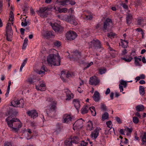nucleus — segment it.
Wrapping results in <instances>:
<instances>
[{
	"label": "nucleus",
	"instance_id": "nucleus-46",
	"mask_svg": "<svg viewBox=\"0 0 146 146\" xmlns=\"http://www.w3.org/2000/svg\"><path fill=\"white\" fill-rule=\"evenodd\" d=\"M121 85H123L125 88H126L127 86V84L126 82L124 81L121 80L120 82V84Z\"/></svg>",
	"mask_w": 146,
	"mask_h": 146
},
{
	"label": "nucleus",
	"instance_id": "nucleus-9",
	"mask_svg": "<svg viewBox=\"0 0 146 146\" xmlns=\"http://www.w3.org/2000/svg\"><path fill=\"white\" fill-rule=\"evenodd\" d=\"M89 82L90 84L96 86L99 85L100 80L97 77L94 76L90 78Z\"/></svg>",
	"mask_w": 146,
	"mask_h": 146
},
{
	"label": "nucleus",
	"instance_id": "nucleus-61",
	"mask_svg": "<svg viewBox=\"0 0 146 146\" xmlns=\"http://www.w3.org/2000/svg\"><path fill=\"white\" fill-rule=\"evenodd\" d=\"M119 88L120 90V91L121 92H122L123 90V87L121 85V84L119 85Z\"/></svg>",
	"mask_w": 146,
	"mask_h": 146
},
{
	"label": "nucleus",
	"instance_id": "nucleus-29",
	"mask_svg": "<svg viewBox=\"0 0 146 146\" xmlns=\"http://www.w3.org/2000/svg\"><path fill=\"white\" fill-rule=\"evenodd\" d=\"M65 72L62 71L61 72V75L60 77L61 78H62L63 77L66 76V77L69 78L71 77V74L69 72H68L66 74H65Z\"/></svg>",
	"mask_w": 146,
	"mask_h": 146
},
{
	"label": "nucleus",
	"instance_id": "nucleus-51",
	"mask_svg": "<svg viewBox=\"0 0 146 146\" xmlns=\"http://www.w3.org/2000/svg\"><path fill=\"white\" fill-rule=\"evenodd\" d=\"M27 22L26 21V19H25L22 22L21 25L25 27L27 26Z\"/></svg>",
	"mask_w": 146,
	"mask_h": 146
},
{
	"label": "nucleus",
	"instance_id": "nucleus-17",
	"mask_svg": "<svg viewBox=\"0 0 146 146\" xmlns=\"http://www.w3.org/2000/svg\"><path fill=\"white\" fill-rule=\"evenodd\" d=\"M54 9L56 11H58L60 13H66L68 11V9L66 8H61L60 7H58L56 8V7H54Z\"/></svg>",
	"mask_w": 146,
	"mask_h": 146
},
{
	"label": "nucleus",
	"instance_id": "nucleus-14",
	"mask_svg": "<svg viewBox=\"0 0 146 146\" xmlns=\"http://www.w3.org/2000/svg\"><path fill=\"white\" fill-rule=\"evenodd\" d=\"M64 91L66 94V100H70L73 98V95L71 92L67 89H64Z\"/></svg>",
	"mask_w": 146,
	"mask_h": 146
},
{
	"label": "nucleus",
	"instance_id": "nucleus-64",
	"mask_svg": "<svg viewBox=\"0 0 146 146\" xmlns=\"http://www.w3.org/2000/svg\"><path fill=\"white\" fill-rule=\"evenodd\" d=\"M135 116L138 117L139 118H141V116L140 115L139 113L138 112H136L135 113Z\"/></svg>",
	"mask_w": 146,
	"mask_h": 146
},
{
	"label": "nucleus",
	"instance_id": "nucleus-30",
	"mask_svg": "<svg viewBox=\"0 0 146 146\" xmlns=\"http://www.w3.org/2000/svg\"><path fill=\"white\" fill-rule=\"evenodd\" d=\"M72 143L78 144L79 141V139L77 136H74L71 139Z\"/></svg>",
	"mask_w": 146,
	"mask_h": 146
},
{
	"label": "nucleus",
	"instance_id": "nucleus-36",
	"mask_svg": "<svg viewBox=\"0 0 146 146\" xmlns=\"http://www.w3.org/2000/svg\"><path fill=\"white\" fill-rule=\"evenodd\" d=\"M124 130L126 131L127 132L126 135H128L131 134L133 131V129L131 127L129 128L127 127L125 128Z\"/></svg>",
	"mask_w": 146,
	"mask_h": 146
},
{
	"label": "nucleus",
	"instance_id": "nucleus-53",
	"mask_svg": "<svg viewBox=\"0 0 146 146\" xmlns=\"http://www.w3.org/2000/svg\"><path fill=\"white\" fill-rule=\"evenodd\" d=\"M88 143L86 142H85L84 141H82L81 143H80V146H86L88 144Z\"/></svg>",
	"mask_w": 146,
	"mask_h": 146
},
{
	"label": "nucleus",
	"instance_id": "nucleus-10",
	"mask_svg": "<svg viewBox=\"0 0 146 146\" xmlns=\"http://www.w3.org/2000/svg\"><path fill=\"white\" fill-rule=\"evenodd\" d=\"M100 129L99 127H96L93 131L91 132L90 135L91 137L94 139H96L99 135Z\"/></svg>",
	"mask_w": 146,
	"mask_h": 146
},
{
	"label": "nucleus",
	"instance_id": "nucleus-41",
	"mask_svg": "<svg viewBox=\"0 0 146 146\" xmlns=\"http://www.w3.org/2000/svg\"><path fill=\"white\" fill-rule=\"evenodd\" d=\"M74 16L73 15H70L68 16L67 18L66 19V20L68 22H70L72 20L74 19Z\"/></svg>",
	"mask_w": 146,
	"mask_h": 146
},
{
	"label": "nucleus",
	"instance_id": "nucleus-22",
	"mask_svg": "<svg viewBox=\"0 0 146 146\" xmlns=\"http://www.w3.org/2000/svg\"><path fill=\"white\" fill-rule=\"evenodd\" d=\"M73 103L77 110L79 109L80 107V102L78 100L74 99L73 101Z\"/></svg>",
	"mask_w": 146,
	"mask_h": 146
},
{
	"label": "nucleus",
	"instance_id": "nucleus-48",
	"mask_svg": "<svg viewBox=\"0 0 146 146\" xmlns=\"http://www.w3.org/2000/svg\"><path fill=\"white\" fill-rule=\"evenodd\" d=\"M106 71V69L105 68H101L99 70V71L100 74L104 73Z\"/></svg>",
	"mask_w": 146,
	"mask_h": 146
},
{
	"label": "nucleus",
	"instance_id": "nucleus-11",
	"mask_svg": "<svg viewBox=\"0 0 146 146\" xmlns=\"http://www.w3.org/2000/svg\"><path fill=\"white\" fill-rule=\"evenodd\" d=\"M111 24H112V21L109 18L106 19L103 25L102 30L105 31L109 28L110 25Z\"/></svg>",
	"mask_w": 146,
	"mask_h": 146
},
{
	"label": "nucleus",
	"instance_id": "nucleus-13",
	"mask_svg": "<svg viewBox=\"0 0 146 146\" xmlns=\"http://www.w3.org/2000/svg\"><path fill=\"white\" fill-rule=\"evenodd\" d=\"M63 121L62 122L64 123H68L71 121L72 116L71 115L67 114H64L63 117Z\"/></svg>",
	"mask_w": 146,
	"mask_h": 146
},
{
	"label": "nucleus",
	"instance_id": "nucleus-3",
	"mask_svg": "<svg viewBox=\"0 0 146 146\" xmlns=\"http://www.w3.org/2000/svg\"><path fill=\"white\" fill-rule=\"evenodd\" d=\"M13 32L11 29V24L8 23L7 24L6 26V36L7 40L9 41H12V38L13 37Z\"/></svg>",
	"mask_w": 146,
	"mask_h": 146
},
{
	"label": "nucleus",
	"instance_id": "nucleus-20",
	"mask_svg": "<svg viewBox=\"0 0 146 146\" xmlns=\"http://www.w3.org/2000/svg\"><path fill=\"white\" fill-rule=\"evenodd\" d=\"M121 45L124 48H127L128 46V41L126 40L120 39Z\"/></svg>",
	"mask_w": 146,
	"mask_h": 146
},
{
	"label": "nucleus",
	"instance_id": "nucleus-28",
	"mask_svg": "<svg viewBox=\"0 0 146 146\" xmlns=\"http://www.w3.org/2000/svg\"><path fill=\"white\" fill-rule=\"evenodd\" d=\"M126 22L127 24L129 23L133 19V16L131 14L128 13L126 15Z\"/></svg>",
	"mask_w": 146,
	"mask_h": 146
},
{
	"label": "nucleus",
	"instance_id": "nucleus-45",
	"mask_svg": "<svg viewBox=\"0 0 146 146\" xmlns=\"http://www.w3.org/2000/svg\"><path fill=\"white\" fill-rule=\"evenodd\" d=\"M69 0H64L60 2L61 5L63 6H64V5H66V3L69 2Z\"/></svg>",
	"mask_w": 146,
	"mask_h": 146
},
{
	"label": "nucleus",
	"instance_id": "nucleus-8",
	"mask_svg": "<svg viewBox=\"0 0 146 146\" xmlns=\"http://www.w3.org/2000/svg\"><path fill=\"white\" fill-rule=\"evenodd\" d=\"M83 121L82 119L77 120L73 125V129L75 130L81 129L83 126Z\"/></svg>",
	"mask_w": 146,
	"mask_h": 146
},
{
	"label": "nucleus",
	"instance_id": "nucleus-25",
	"mask_svg": "<svg viewBox=\"0 0 146 146\" xmlns=\"http://www.w3.org/2000/svg\"><path fill=\"white\" fill-rule=\"evenodd\" d=\"M93 129V123L91 121H88L86 126V129L87 130L91 131Z\"/></svg>",
	"mask_w": 146,
	"mask_h": 146
},
{
	"label": "nucleus",
	"instance_id": "nucleus-47",
	"mask_svg": "<svg viewBox=\"0 0 146 146\" xmlns=\"http://www.w3.org/2000/svg\"><path fill=\"white\" fill-rule=\"evenodd\" d=\"M133 122L135 123H137L139 122V119L138 118L135 116L133 117Z\"/></svg>",
	"mask_w": 146,
	"mask_h": 146
},
{
	"label": "nucleus",
	"instance_id": "nucleus-52",
	"mask_svg": "<svg viewBox=\"0 0 146 146\" xmlns=\"http://www.w3.org/2000/svg\"><path fill=\"white\" fill-rule=\"evenodd\" d=\"M101 110L103 111H106V106L105 105L102 104L101 105Z\"/></svg>",
	"mask_w": 146,
	"mask_h": 146
},
{
	"label": "nucleus",
	"instance_id": "nucleus-24",
	"mask_svg": "<svg viewBox=\"0 0 146 146\" xmlns=\"http://www.w3.org/2000/svg\"><path fill=\"white\" fill-rule=\"evenodd\" d=\"M142 141V145H144L146 143V132H144L143 134L140 136Z\"/></svg>",
	"mask_w": 146,
	"mask_h": 146
},
{
	"label": "nucleus",
	"instance_id": "nucleus-39",
	"mask_svg": "<svg viewBox=\"0 0 146 146\" xmlns=\"http://www.w3.org/2000/svg\"><path fill=\"white\" fill-rule=\"evenodd\" d=\"M109 117L108 113L107 112H105L104 114H102V120H104L108 118Z\"/></svg>",
	"mask_w": 146,
	"mask_h": 146
},
{
	"label": "nucleus",
	"instance_id": "nucleus-35",
	"mask_svg": "<svg viewBox=\"0 0 146 146\" xmlns=\"http://www.w3.org/2000/svg\"><path fill=\"white\" fill-rule=\"evenodd\" d=\"M139 91L140 94L143 96L145 94V88L142 86H140L139 88Z\"/></svg>",
	"mask_w": 146,
	"mask_h": 146
},
{
	"label": "nucleus",
	"instance_id": "nucleus-23",
	"mask_svg": "<svg viewBox=\"0 0 146 146\" xmlns=\"http://www.w3.org/2000/svg\"><path fill=\"white\" fill-rule=\"evenodd\" d=\"M135 59L134 63L136 66H141V64H139V62L141 61V56H139L138 57L137 56H135L134 57Z\"/></svg>",
	"mask_w": 146,
	"mask_h": 146
},
{
	"label": "nucleus",
	"instance_id": "nucleus-12",
	"mask_svg": "<svg viewBox=\"0 0 146 146\" xmlns=\"http://www.w3.org/2000/svg\"><path fill=\"white\" fill-rule=\"evenodd\" d=\"M27 114L32 118L35 119L38 116V113L35 110H29L27 112Z\"/></svg>",
	"mask_w": 146,
	"mask_h": 146
},
{
	"label": "nucleus",
	"instance_id": "nucleus-60",
	"mask_svg": "<svg viewBox=\"0 0 146 146\" xmlns=\"http://www.w3.org/2000/svg\"><path fill=\"white\" fill-rule=\"evenodd\" d=\"M127 53V50L125 48H124V49L122 51V54L123 55H125Z\"/></svg>",
	"mask_w": 146,
	"mask_h": 146
},
{
	"label": "nucleus",
	"instance_id": "nucleus-38",
	"mask_svg": "<svg viewBox=\"0 0 146 146\" xmlns=\"http://www.w3.org/2000/svg\"><path fill=\"white\" fill-rule=\"evenodd\" d=\"M27 58H26L23 61V62L21 65V66L20 69V71L21 72L22 71V69L24 67V66L26 64L27 62Z\"/></svg>",
	"mask_w": 146,
	"mask_h": 146
},
{
	"label": "nucleus",
	"instance_id": "nucleus-18",
	"mask_svg": "<svg viewBox=\"0 0 146 146\" xmlns=\"http://www.w3.org/2000/svg\"><path fill=\"white\" fill-rule=\"evenodd\" d=\"M93 98L96 102H98L100 100V95L99 92L97 91L95 92L94 93L93 96Z\"/></svg>",
	"mask_w": 146,
	"mask_h": 146
},
{
	"label": "nucleus",
	"instance_id": "nucleus-32",
	"mask_svg": "<svg viewBox=\"0 0 146 146\" xmlns=\"http://www.w3.org/2000/svg\"><path fill=\"white\" fill-rule=\"evenodd\" d=\"M133 58L131 56H126V58H122L121 59L124 60L126 62H129L131 61V60L133 59Z\"/></svg>",
	"mask_w": 146,
	"mask_h": 146
},
{
	"label": "nucleus",
	"instance_id": "nucleus-27",
	"mask_svg": "<svg viewBox=\"0 0 146 146\" xmlns=\"http://www.w3.org/2000/svg\"><path fill=\"white\" fill-rule=\"evenodd\" d=\"M43 36L47 38L53 35L52 32L50 31H47L42 33Z\"/></svg>",
	"mask_w": 146,
	"mask_h": 146
},
{
	"label": "nucleus",
	"instance_id": "nucleus-37",
	"mask_svg": "<svg viewBox=\"0 0 146 146\" xmlns=\"http://www.w3.org/2000/svg\"><path fill=\"white\" fill-rule=\"evenodd\" d=\"M72 140H70L69 139L66 140L64 142L65 144L67 146H72Z\"/></svg>",
	"mask_w": 146,
	"mask_h": 146
},
{
	"label": "nucleus",
	"instance_id": "nucleus-31",
	"mask_svg": "<svg viewBox=\"0 0 146 146\" xmlns=\"http://www.w3.org/2000/svg\"><path fill=\"white\" fill-rule=\"evenodd\" d=\"M136 110L137 111H142L144 110L145 108L143 105H138L135 107Z\"/></svg>",
	"mask_w": 146,
	"mask_h": 146
},
{
	"label": "nucleus",
	"instance_id": "nucleus-42",
	"mask_svg": "<svg viewBox=\"0 0 146 146\" xmlns=\"http://www.w3.org/2000/svg\"><path fill=\"white\" fill-rule=\"evenodd\" d=\"M53 44L55 46L57 47H59L61 45L60 42L58 40H54L53 42Z\"/></svg>",
	"mask_w": 146,
	"mask_h": 146
},
{
	"label": "nucleus",
	"instance_id": "nucleus-62",
	"mask_svg": "<svg viewBox=\"0 0 146 146\" xmlns=\"http://www.w3.org/2000/svg\"><path fill=\"white\" fill-rule=\"evenodd\" d=\"M9 17L14 18V14L13 12L11 11L10 12Z\"/></svg>",
	"mask_w": 146,
	"mask_h": 146
},
{
	"label": "nucleus",
	"instance_id": "nucleus-44",
	"mask_svg": "<svg viewBox=\"0 0 146 146\" xmlns=\"http://www.w3.org/2000/svg\"><path fill=\"white\" fill-rule=\"evenodd\" d=\"M108 36L111 38H114L116 36V34L113 33L111 32L110 33L108 34Z\"/></svg>",
	"mask_w": 146,
	"mask_h": 146
},
{
	"label": "nucleus",
	"instance_id": "nucleus-16",
	"mask_svg": "<svg viewBox=\"0 0 146 146\" xmlns=\"http://www.w3.org/2000/svg\"><path fill=\"white\" fill-rule=\"evenodd\" d=\"M46 85L44 83H41L39 85H36L35 87L37 90L41 91H44L45 90Z\"/></svg>",
	"mask_w": 146,
	"mask_h": 146
},
{
	"label": "nucleus",
	"instance_id": "nucleus-26",
	"mask_svg": "<svg viewBox=\"0 0 146 146\" xmlns=\"http://www.w3.org/2000/svg\"><path fill=\"white\" fill-rule=\"evenodd\" d=\"M90 107L87 106H84L81 110V113L82 114L87 113L88 112V110H89Z\"/></svg>",
	"mask_w": 146,
	"mask_h": 146
},
{
	"label": "nucleus",
	"instance_id": "nucleus-21",
	"mask_svg": "<svg viewBox=\"0 0 146 146\" xmlns=\"http://www.w3.org/2000/svg\"><path fill=\"white\" fill-rule=\"evenodd\" d=\"M51 26L53 29L56 32H58L60 29V27L57 25L56 23H51Z\"/></svg>",
	"mask_w": 146,
	"mask_h": 146
},
{
	"label": "nucleus",
	"instance_id": "nucleus-1",
	"mask_svg": "<svg viewBox=\"0 0 146 146\" xmlns=\"http://www.w3.org/2000/svg\"><path fill=\"white\" fill-rule=\"evenodd\" d=\"M10 117H8L5 119L8 126L13 131H17L22 127V124L19 119L13 118L11 119Z\"/></svg>",
	"mask_w": 146,
	"mask_h": 146
},
{
	"label": "nucleus",
	"instance_id": "nucleus-54",
	"mask_svg": "<svg viewBox=\"0 0 146 146\" xmlns=\"http://www.w3.org/2000/svg\"><path fill=\"white\" fill-rule=\"evenodd\" d=\"M115 119L116 121H117L118 123L121 124L122 123V121H121V119L119 117H115Z\"/></svg>",
	"mask_w": 146,
	"mask_h": 146
},
{
	"label": "nucleus",
	"instance_id": "nucleus-15",
	"mask_svg": "<svg viewBox=\"0 0 146 146\" xmlns=\"http://www.w3.org/2000/svg\"><path fill=\"white\" fill-rule=\"evenodd\" d=\"M48 9V8L47 7H41L39 9L38 12L42 16L44 17L47 14L46 13H45V11Z\"/></svg>",
	"mask_w": 146,
	"mask_h": 146
},
{
	"label": "nucleus",
	"instance_id": "nucleus-56",
	"mask_svg": "<svg viewBox=\"0 0 146 146\" xmlns=\"http://www.w3.org/2000/svg\"><path fill=\"white\" fill-rule=\"evenodd\" d=\"M93 64V63L92 62H91L90 63H88L87 64L86 66V68H88L90 66L92 65Z\"/></svg>",
	"mask_w": 146,
	"mask_h": 146
},
{
	"label": "nucleus",
	"instance_id": "nucleus-63",
	"mask_svg": "<svg viewBox=\"0 0 146 146\" xmlns=\"http://www.w3.org/2000/svg\"><path fill=\"white\" fill-rule=\"evenodd\" d=\"M110 89L109 88H108L105 92V94L106 95L109 94L110 93Z\"/></svg>",
	"mask_w": 146,
	"mask_h": 146
},
{
	"label": "nucleus",
	"instance_id": "nucleus-58",
	"mask_svg": "<svg viewBox=\"0 0 146 146\" xmlns=\"http://www.w3.org/2000/svg\"><path fill=\"white\" fill-rule=\"evenodd\" d=\"M70 23L74 25H76L77 24V23L76 21L74 19H73L72 20L71 22Z\"/></svg>",
	"mask_w": 146,
	"mask_h": 146
},
{
	"label": "nucleus",
	"instance_id": "nucleus-34",
	"mask_svg": "<svg viewBox=\"0 0 146 146\" xmlns=\"http://www.w3.org/2000/svg\"><path fill=\"white\" fill-rule=\"evenodd\" d=\"M89 110H90L92 115L93 116H95L96 115V112L95 110V108L94 106L90 107Z\"/></svg>",
	"mask_w": 146,
	"mask_h": 146
},
{
	"label": "nucleus",
	"instance_id": "nucleus-2",
	"mask_svg": "<svg viewBox=\"0 0 146 146\" xmlns=\"http://www.w3.org/2000/svg\"><path fill=\"white\" fill-rule=\"evenodd\" d=\"M47 61L48 64L51 66H59L60 64V58L59 55L50 54L47 57Z\"/></svg>",
	"mask_w": 146,
	"mask_h": 146
},
{
	"label": "nucleus",
	"instance_id": "nucleus-43",
	"mask_svg": "<svg viewBox=\"0 0 146 146\" xmlns=\"http://www.w3.org/2000/svg\"><path fill=\"white\" fill-rule=\"evenodd\" d=\"M143 22L144 19H138L137 21V25H140L142 24Z\"/></svg>",
	"mask_w": 146,
	"mask_h": 146
},
{
	"label": "nucleus",
	"instance_id": "nucleus-19",
	"mask_svg": "<svg viewBox=\"0 0 146 146\" xmlns=\"http://www.w3.org/2000/svg\"><path fill=\"white\" fill-rule=\"evenodd\" d=\"M84 15L87 20H91L93 18V16L91 14V13L90 11H85L84 13Z\"/></svg>",
	"mask_w": 146,
	"mask_h": 146
},
{
	"label": "nucleus",
	"instance_id": "nucleus-5",
	"mask_svg": "<svg viewBox=\"0 0 146 146\" xmlns=\"http://www.w3.org/2000/svg\"><path fill=\"white\" fill-rule=\"evenodd\" d=\"M89 48L94 49L100 48L101 47V44L100 41L98 39L93 40L88 43Z\"/></svg>",
	"mask_w": 146,
	"mask_h": 146
},
{
	"label": "nucleus",
	"instance_id": "nucleus-57",
	"mask_svg": "<svg viewBox=\"0 0 146 146\" xmlns=\"http://www.w3.org/2000/svg\"><path fill=\"white\" fill-rule=\"evenodd\" d=\"M44 71H42L41 70H40L38 71V73L39 74H42V76L44 74H45Z\"/></svg>",
	"mask_w": 146,
	"mask_h": 146
},
{
	"label": "nucleus",
	"instance_id": "nucleus-55",
	"mask_svg": "<svg viewBox=\"0 0 146 146\" xmlns=\"http://www.w3.org/2000/svg\"><path fill=\"white\" fill-rule=\"evenodd\" d=\"M4 146H12V145L11 142H7L4 143Z\"/></svg>",
	"mask_w": 146,
	"mask_h": 146
},
{
	"label": "nucleus",
	"instance_id": "nucleus-7",
	"mask_svg": "<svg viewBox=\"0 0 146 146\" xmlns=\"http://www.w3.org/2000/svg\"><path fill=\"white\" fill-rule=\"evenodd\" d=\"M77 36L76 33L75 32L71 31L67 32L66 35V38L70 41L74 40Z\"/></svg>",
	"mask_w": 146,
	"mask_h": 146
},
{
	"label": "nucleus",
	"instance_id": "nucleus-40",
	"mask_svg": "<svg viewBox=\"0 0 146 146\" xmlns=\"http://www.w3.org/2000/svg\"><path fill=\"white\" fill-rule=\"evenodd\" d=\"M72 55V57L74 58H75V56H80V53H79L78 52V51L77 50H76L73 52Z\"/></svg>",
	"mask_w": 146,
	"mask_h": 146
},
{
	"label": "nucleus",
	"instance_id": "nucleus-6",
	"mask_svg": "<svg viewBox=\"0 0 146 146\" xmlns=\"http://www.w3.org/2000/svg\"><path fill=\"white\" fill-rule=\"evenodd\" d=\"M52 105L48 107L46 110V113L49 115H51L53 112L54 113H56V109L57 107L56 105L57 103V102L54 101L52 102Z\"/></svg>",
	"mask_w": 146,
	"mask_h": 146
},
{
	"label": "nucleus",
	"instance_id": "nucleus-59",
	"mask_svg": "<svg viewBox=\"0 0 146 146\" xmlns=\"http://www.w3.org/2000/svg\"><path fill=\"white\" fill-rule=\"evenodd\" d=\"M3 7V1L2 0H0V11L1 10Z\"/></svg>",
	"mask_w": 146,
	"mask_h": 146
},
{
	"label": "nucleus",
	"instance_id": "nucleus-4",
	"mask_svg": "<svg viewBox=\"0 0 146 146\" xmlns=\"http://www.w3.org/2000/svg\"><path fill=\"white\" fill-rule=\"evenodd\" d=\"M24 102L23 99L14 100L11 102L10 106L14 107H20L23 108L24 106Z\"/></svg>",
	"mask_w": 146,
	"mask_h": 146
},
{
	"label": "nucleus",
	"instance_id": "nucleus-50",
	"mask_svg": "<svg viewBox=\"0 0 146 146\" xmlns=\"http://www.w3.org/2000/svg\"><path fill=\"white\" fill-rule=\"evenodd\" d=\"M106 124L107 125V127L109 128H111L112 127V123L111 122V121H107L106 122Z\"/></svg>",
	"mask_w": 146,
	"mask_h": 146
},
{
	"label": "nucleus",
	"instance_id": "nucleus-49",
	"mask_svg": "<svg viewBox=\"0 0 146 146\" xmlns=\"http://www.w3.org/2000/svg\"><path fill=\"white\" fill-rule=\"evenodd\" d=\"M26 82L28 84H33V79L31 78H28Z\"/></svg>",
	"mask_w": 146,
	"mask_h": 146
},
{
	"label": "nucleus",
	"instance_id": "nucleus-33",
	"mask_svg": "<svg viewBox=\"0 0 146 146\" xmlns=\"http://www.w3.org/2000/svg\"><path fill=\"white\" fill-rule=\"evenodd\" d=\"M61 130V126L60 123H57L56 125V128L55 132L57 133H59Z\"/></svg>",
	"mask_w": 146,
	"mask_h": 146
}]
</instances>
